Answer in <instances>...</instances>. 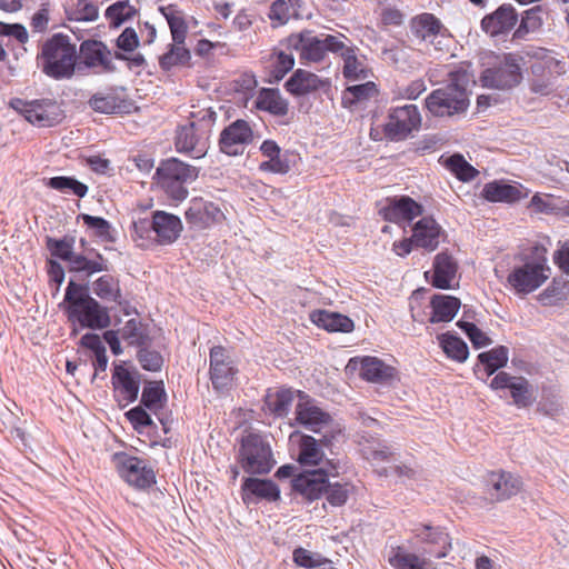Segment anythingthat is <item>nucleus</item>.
<instances>
[{
    "label": "nucleus",
    "mask_w": 569,
    "mask_h": 569,
    "mask_svg": "<svg viewBox=\"0 0 569 569\" xmlns=\"http://www.w3.org/2000/svg\"><path fill=\"white\" fill-rule=\"evenodd\" d=\"M422 211V206L408 196L388 198L379 210L385 220L395 223L410 222Z\"/></svg>",
    "instance_id": "4be33fe9"
},
{
    "label": "nucleus",
    "mask_w": 569,
    "mask_h": 569,
    "mask_svg": "<svg viewBox=\"0 0 569 569\" xmlns=\"http://www.w3.org/2000/svg\"><path fill=\"white\" fill-rule=\"evenodd\" d=\"M421 117L417 106L406 104L392 109L386 123V133L391 139H405L420 127Z\"/></svg>",
    "instance_id": "a211bd4d"
},
{
    "label": "nucleus",
    "mask_w": 569,
    "mask_h": 569,
    "mask_svg": "<svg viewBox=\"0 0 569 569\" xmlns=\"http://www.w3.org/2000/svg\"><path fill=\"white\" fill-rule=\"evenodd\" d=\"M71 17L77 21H94L98 8L90 0H76Z\"/></svg>",
    "instance_id": "69168bd1"
},
{
    "label": "nucleus",
    "mask_w": 569,
    "mask_h": 569,
    "mask_svg": "<svg viewBox=\"0 0 569 569\" xmlns=\"http://www.w3.org/2000/svg\"><path fill=\"white\" fill-rule=\"evenodd\" d=\"M448 169L460 180H472L478 171L461 154H453L447 160Z\"/></svg>",
    "instance_id": "6e6d98bb"
},
{
    "label": "nucleus",
    "mask_w": 569,
    "mask_h": 569,
    "mask_svg": "<svg viewBox=\"0 0 569 569\" xmlns=\"http://www.w3.org/2000/svg\"><path fill=\"white\" fill-rule=\"evenodd\" d=\"M121 338L129 345H142L144 340V333L141 322L137 319L128 320L122 329L120 330Z\"/></svg>",
    "instance_id": "e2e57ef3"
},
{
    "label": "nucleus",
    "mask_w": 569,
    "mask_h": 569,
    "mask_svg": "<svg viewBox=\"0 0 569 569\" xmlns=\"http://www.w3.org/2000/svg\"><path fill=\"white\" fill-rule=\"evenodd\" d=\"M10 107L37 127H52L63 119L61 107L51 99L28 101L14 98L10 101Z\"/></svg>",
    "instance_id": "f8f14e48"
},
{
    "label": "nucleus",
    "mask_w": 569,
    "mask_h": 569,
    "mask_svg": "<svg viewBox=\"0 0 569 569\" xmlns=\"http://www.w3.org/2000/svg\"><path fill=\"white\" fill-rule=\"evenodd\" d=\"M79 218L82 219L83 223L91 229L97 237L107 241L112 240L111 226L106 219L87 213L80 214Z\"/></svg>",
    "instance_id": "13d9d810"
},
{
    "label": "nucleus",
    "mask_w": 569,
    "mask_h": 569,
    "mask_svg": "<svg viewBox=\"0 0 569 569\" xmlns=\"http://www.w3.org/2000/svg\"><path fill=\"white\" fill-rule=\"evenodd\" d=\"M338 53H340L343 60V76L349 81L366 79L368 77V71L363 62L358 60L355 50L347 47L343 41L342 49H340Z\"/></svg>",
    "instance_id": "a19ab883"
},
{
    "label": "nucleus",
    "mask_w": 569,
    "mask_h": 569,
    "mask_svg": "<svg viewBox=\"0 0 569 569\" xmlns=\"http://www.w3.org/2000/svg\"><path fill=\"white\" fill-rule=\"evenodd\" d=\"M77 57L76 46L70 42V38L58 33L43 43L38 59L47 76L64 79L74 73Z\"/></svg>",
    "instance_id": "20e7f679"
},
{
    "label": "nucleus",
    "mask_w": 569,
    "mask_h": 569,
    "mask_svg": "<svg viewBox=\"0 0 569 569\" xmlns=\"http://www.w3.org/2000/svg\"><path fill=\"white\" fill-rule=\"evenodd\" d=\"M238 461L251 475L268 473L276 465L269 442L258 433H249L242 438Z\"/></svg>",
    "instance_id": "9d476101"
},
{
    "label": "nucleus",
    "mask_w": 569,
    "mask_h": 569,
    "mask_svg": "<svg viewBox=\"0 0 569 569\" xmlns=\"http://www.w3.org/2000/svg\"><path fill=\"white\" fill-rule=\"evenodd\" d=\"M66 312L69 321L78 323L80 328L104 329L110 325V317L96 299L90 297L87 289L70 281L64 293Z\"/></svg>",
    "instance_id": "f03ea898"
},
{
    "label": "nucleus",
    "mask_w": 569,
    "mask_h": 569,
    "mask_svg": "<svg viewBox=\"0 0 569 569\" xmlns=\"http://www.w3.org/2000/svg\"><path fill=\"white\" fill-rule=\"evenodd\" d=\"M198 173L197 168L171 158L157 168L156 180L170 199L180 202L188 196L186 184L196 180Z\"/></svg>",
    "instance_id": "0eeeda50"
},
{
    "label": "nucleus",
    "mask_w": 569,
    "mask_h": 569,
    "mask_svg": "<svg viewBox=\"0 0 569 569\" xmlns=\"http://www.w3.org/2000/svg\"><path fill=\"white\" fill-rule=\"evenodd\" d=\"M327 83L328 82L323 81L317 74L303 69H298L286 82V88L296 96H302L316 91Z\"/></svg>",
    "instance_id": "e433bc0d"
},
{
    "label": "nucleus",
    "mask_w": 569,
    "mask_h": 569,
    "mask_svg": "<svg viewBox=\"0 0 569 569\" xmlns=\"http://www.w3.org/2000/svg\"><path fill=\"white\" fill-rule=\"evenodd\" d=\"M412 29L415 34L423 41L433 43V39L439 36L443 37V31H447L439 19L431 13H422L412 20Z\"/></svg>",
    "instance_id": "4c0bfd02"
},
{
    "label": "nucleus",
    "mask_w": 569,
    "mask_h": 569,
    "mask_svg": "<svg viewBox=\"0 0 569 569\" xmlns=\"http://www.w3.org/2000/svg\"><path fill=\"white\" fill-rule=\"evenodd\" d=\"M80 60L90 68L109 70L111 67V54L106 44L97 40H87L80 44Z\"/></svg>",
    "instance_id": "7c9ffc66"
},
{
    "label": "nucleus",
    "mask_w": 569,
    "mask_h": 569,
    "mask_svg": "<svg viewBox=\"0 0 569 569\" xmlns=\"http://www.w3.org/2000/svg\"><path fill=\"white\" fill-rule=\"evenodd\" d=\"M483 197L489 201L513 202L525 197L522 188L501 182L487 183L482 190Z\"/></svg>",
    "instance_id": "58836bf2"
},
{
    "label": "nucleus",
    "mask_w": 569,
    "mask_h": 569,
    "mask_svg": "<svg viewBox=\"0 0 569 569\" xmlns=\"http://www.w3.org/2000/svg\"><path fill=\"white\" fill-rule=\"evenodd\" d=\"M68 263L71 271H84L88 274L108 270L107 260L100 253H96L93 258H89L73 252Z\"/></svg>",
    "instance_id": "37998d69"
},
{
    "label": "nucleus",
    "mask_w": 569,
    "mask_h": 569,
    "mask_svg": "<svg viewBox=\"0 0 569 569\" xmlns=\"http://www.w3.org/2000/svg\"><path fill=\"white\" fill-rule=\"evenodd\" d=\"M481 363L486 365L488 375H492L498 369L506 366L508 361V349L503 346L493 348L478 356Z\"/></svg>",
    "instance_id": "864d4df0"
},
{
    "label": "nucleus",
    "mask_w": 569,
    "mask_h": 569,
    "mask_svg": "<svg viewBox=\"0 0 569 569\" xmlns=\"http://www.w3.org/2000/svg\"><path fill=\"white\" fill-rule=\"evenodd\" d=\"M112 385L117 400L127 406L134 401L139 393V381L136 376L123 366H116L112 375Z\"/></svg>",
    "instance_id": "c85d7f7f"
},
{
    "label": "nucleus",
    "mask_w": 569,
    "mask_h": 569,
    "mask_svg": "<svg viewBox=\"0 0 569 569\" xmlns=\"http://www.w3.org/2000/svg\"><path fill=\"white\" fill-rule=\"evenodd\" d=\"M469 64L461 63L450 70L448 84L433 90L425 100L427 110L435 117H453L465 113L470 104L469 89L475 84Z\"/></svg>",
    "instance_id": "f257e3e1"
},
{
    "label": "nucleus",
    "mask_w": 569,
    "mask_h": 569,
    "mask_svg": "<svg viewBox=\"0 0 569 569\" xmlns=\"http://www.w3.org/2000/svg\"><path fill=\"white\" fill-rule=\"evenodd\" d=\"M458 266L455 259L447 252H440L435 257L433 274L431 283L439 289H450L456 279Z\"/></svg>",
    "instance_id": "2f4dec72"
},
{
    "label": "nucleus",
    "mask_w": 569,
    "mask_h": 569,
    "mask_svg": "<svg viewBox=\"0 0 569 569\" xmlns=\"http://www.w3.org/2000/svg\"><path fill=\"white\" fill-rule=\"evenodd\" d=\"M113 461L120 477L131 487L147 489L156 483V475L148 463L124 452L116 453Z\"/></svg>",
    "instance_id": "4468645a"
},
{
    "label": "nucleus",
    "mask_w": 569,
    "mask_h": 569,
    "mask_svg": "<svg viewBox=\"0 0 569 569\" xmlns=\"http://www.w3.org/2000/svg\"><path fill=\"white\" fill-rule=\"evenodd\" d=\"M295 396L296 393L292 389L286 388L269 392L266 397V406L274 416L284 417L292 406Z\"/></svg>",
    "instance_id": "79ce46f5"
},
{
    "label": "nucleus",
    "mask_w": 569,
    "mask_h": 569,
    "mask_svg": "<svg viewBox=\"0 0 569 569\" xmlns=\"http://www.w3.org/2000/svg\"><path fill=\"white\" fill-rule=\"evenodd\" d=\"M550 268L545 261H528L515 267L507 277L508 286L518 295H528L549 278Z\"/></svg>",
    "instance_id": "ddd939ff"
},
{
    "label": "nucleus",
    "mask_w": 569,
    "mask_h": 569,
    "mask_svg": "<svg viewBox=\"0 0 569 569\" xmlns=\"http://www.w3.org/2000/svg\"><path fill=\"white\" fill-rule=\"evenodd\" d=\"M296 0H273L270 4L268 18L272 28H278L288 23L291 18V6Z\"/></svg>",
    "instance_id": "5fc2aeb1"
},
{
    "label": "nucleus",
    "mask_w": 569,
    "mask_h": 569,
    "mask_svg": "<svg viewBox=\"0 0 569 569\" xmlns=\"http://www.w3.org/2000/svg\"><path fill=\"white\" fill-rule=\"evenodd\" d=\"M543 24L541 7H533L526 10L519 27L515 31V37L523 39L528 33L538 31Z\"/></svg>",
    "instance_id": "3c124183"
},
{
    "label": "nucleus",
    "mask_w": 569,
    "mask_h": 569,
    "mask_svg": "<svg viewBox=\"0 0 569 569\" xmlns=\"http://www.w3.org/2000/svg\"><path fill=\"white\" fill-rule=\"evenodd\" d=\"M159 11L167 20L172 43L169 49L159 58V66L162 70H170L173 67L186 66L191 58L190 51L186 48L184 41L188 33V27L184 20V13L174 4L160 7Z\"/></svg>",
    "instance_id": "39448f33"
},
{
    "label": "nucleus",
    "mask_w": 569,
    "mask_h": 569,
    "mask_svg": "<svg viewBox=\"0 0 569 569\" xmlns=\"http://www.w3.org/2000/svg\"><path fill=\"white\" fill-rule=\"evenodd\" d=\"M388 562L395 569H431L432 562L421 551L419 553L410 552L403 547L392 549Z\"/></svg>",
    "instance_id": "f704fd0d"
},
{
    "label": "nucleus",
    "mask_w": 569,
    "mask_h": 569,
    "mask_svg": "<svg viewBox=\"0 0 569 569\" xmlns=\"http://www.w3.org/2000/svg\"><path fill=\"white\" fill-rule=\"evenodd\" d=\"M256 107L278 117L288 112L287 100L276 89H262L256 99Z\"/></svg>",
    "instance_id": "ea45409f"
},
{
    "label": "nucleus",
    "mask_w": 569,
    "mask_h": 569,
    "mask_svg": "<svg viewBox=\"0 0 569 569\" xmlns=\"http://www.w3.org/2000/svg\"><path fill=\"white\" fill-rule=\"evenodd\" d=\"M460 300L452 296L435 295L431 298L430 307L432 309L429 322H449L457 315L460 308Z\"/></svg>",
    "instance_id": "c9c22d12"
},
{
    "label": "nucleus",
    "mask_w": 569,
    "mask_h": 569,
    "mask_svg": "<svg viewBox=\"0 0 569 569\" xmlns=\"http://www.w3.org/2000/svg\"><path fill=\"white\" fill-rule=\"evenodd\" d=\"M184 217L192 228L206 229L220 222L224 214L216 203L203 198H193L189 202Z\"/></svg>",
    "instance_id": "412c9836"
},
{
    "label": "nucleus",
    "mask_w": 569,
    "mask_h": 569,
    "mask_svg": "<svg viewBox=\"0 0 569 569\" xmlns=\"http://www.w3.org/2000/svg\"><path fill=\"white\" fill-rule=\"evenodd\" d=\"M490 387L495 390L509 389L518 408H527L536 400L532 387L523 377H513L501 371L491 380Z\"/></svg>",
    "instance_id": "aec40b11"
},
{
    "label": "nucleus",
    "mask_w": 569,
    "mask_h": 569,
    "mask_svg": "<svg viewBox=\"0 0 569 569\" xmlns=\"http://www.w3.org/2000/svg\"><path fill=\"white\" fill-rule=\"evenodd\" d=\"M174 146L178 152L199 159L208 152L209 137L197 128L196 121H191L178 129Z\"/></svg>",
    "instance_id": "6ab92c4d"
},
{
    "label": "nucleus",
    "mask_w": 569,
    "mask_h": 569,
    "mask_svg": "<svg viewBox=\"0 0 569 569\" xmlns=\"http://www.w3.org/2000/svg\"><path fill=\"white\" fill-rule=\"evenodd\" d=\"M349 487L347 483H329L327 482L325 492L327 501L333 507L345 505L349 497Z\"/></svg>",
    "instance_id": "0e129e2a"
},
{
    "label": "nucleus",
    "mask_w": 569,
    "mask_h": 569,
    "mask_svg": "<svg viewBox=\"0 0 569 569\" xmlns=\"http://www.w3.org/2000/svg\"><path fill=\"white\" fill-rule=\"evenodd\" d=\"M488 492L496 500L517 495L522 488L520 477L506 471L491 472L487 479Z\"/></svg>",
    "instance_id": "cd10ccee"
},
{
    "label": "nucleus",
    "mask_w": 569,
    "mask_h": 569,
    "mask_svg": "<svg viewBox=\"0 0 569 569\" xmlns=\"http://www.w3.org/2000/svg\"><path fill=\"white\" fill-rule=\"evenodd\" d=\"M522 58L516 53L496 56L493 61L482 70L480 81L483 87L509 90L522 80Z\"/></svg>",
    "instance_id": "1a4fd4ad"
},
{
    "label": "nucleus",
    "mask_w": 569,
    "mask_h": 569,
    "mask_svg": "<svg viewBox=\"0 0 569 569\" xmlns=\"http://www.w3.org/2000/svg\"><path fill=\"white\" fill-rule=\"evenodd\" d=\"M443 352L451 359L463 362L467 360L469 351L466 342L452 335L445 333L438 337Z\"/></svg>",
    "instance_id": "09e8293b"
},
{
    "label": "nucleus",
    "mask_w": 569,
    "mask_h": 569,
    "mask_svg": "<svg viewBox=\"0 0 569 569\" xmlns=\"http://www.w3.org/2000/svg\"><path fill=\"white\" fill-rule=\"evenodd\" d=\"M297 396L299 400L296 406V420L313 432H323L321 441L327 448L330 447L332 440L341 433L342 429L333 422L328 412L316 405L315 400L301 391Z\"/></svg>",
    "instance_id": "6e6552de"
},
{
    "label": "nucleus",
    "mask_w": 569,
    "mask_h": 569,
    "mask_svg": "<svg viewBox=\"0 0 569 569\" xmlns=\"http://www.w3.org/2000/svg\"><path fill=\"white\" fill-rule=\"evenodd\" d=\"M412 236L416 248L435 251L443 236L441 226L432 217L420 218L412 227Z\"/></svg>",
    "instance_id": "a878e982"
},
{
    "label": "nucleus",
    "mask_w": 569,
    "mask_h": 569,
    "mask_svg": "<svg viewBox=\"0 0 569 569\" xmlns=\"http://www.w3.org/2000/svg\"><path fill=\"white\" fill-rule=\"evenodd\" d=\"M297 437L296 459L299 465L303 467L319 468L326 465L323 447H326L321 439L317 440L308 435H291L290 439L293 441Z\"/></svg>",
    "instance_id": "b1692460"
},
{
    "label": "nucleus",
    "mask_w": 569,
    "mask_h": 569,
    "mask_svg": "<svg viewBox=\"0 0 569 569\" xmlns=\"http://www.w3.org/2000/svg\"><path fill=\"white\" fill-rule=\"evenodd\" d=\"M413 539L422 546L421 552L430 560L446 558L451 550V538L440 527L419 525L413 529Z\"/></svg>",
    "instance_id": "dca6fc26"
},
{
    "label": "nucleus",
    "mask_w": 569,
    "mask_h": 569,
    "mask_svg": "<svg viewBox=\"0 0 569 569\" xmlns=\"http://www.w3.org/2000/svg\"><path fill=\"white\" fill-rule=\"evenodd\" d=\"M152 220L140 219L133 222L132 239L139 247L146 248L154 241L152 238Z\"/></svg>",
    "instance_id": "052dcab7"
},
{
    "label": "nucleus",
    "mask_w": 569,
    "mask_h": 569,
    "mask_svg": "<svg viewBox=\"0 0 569 569\" xmlns=\"http://www.w3.org/2000/svg\"><path fill=\"white\" fill-rule=\"evenodd\" d=\"M342 34L313 36L312 31L305 30L299 33H292L286 39L289 49L299 52L300 60L305 64L318 63L325 60L327 53H338L342 49Z\"/></svg>",
    "instance_id": "423d86ee"
},
{
    "label": "nucleus",
    "mask_w": 569,
    "mask_h": 569,
    "mask_svg": "<svg viewBox=\"0 0 569 569\" xmlns=\"http://www.w3.org/2000/svg\"><path fill=\"white\" fill-rule=\"evenodd\" d=\"M124 101L112 91L99 92L89 100V106L97 112L111 114L122 111Z\"/></svg>",
    "instance_id": "c03bdc74"
},
{
    "label": "nucleus",
    "mask_w": 569,
    "mask_h": 569,
    "mask_svg": "<svg viewBox=\"0 0 569 569\" xmlns=\"http://www.w3.org/2000/svg\"><path fill=\"white\" fill-rule=\"evenodd\" d=\"M292 558L296 565L308 569L320 567L328 561L320 553L311 552L301 547L293 550Z\"/></svg>",
    "instance_id": "bf43d9fd"
},
{
    "label": "nucleus",
    "mask_w": 569,
    "mask_h": 569,
    "mask_svg": "<svg viewBox=\"0 0 569 569\" xmlns=\"http://www.w3.org/2000/svg\"><path fill=\"white\" fill-rule=\"evenodd\" d=\"M166 401L167 395L162 381L150 382L143 388L141 402L149 410L157 412L163 408Z\"/></svg>",
    "instance_id": "de8ad7c7"
},
{
    "label": "nucleus",
    "mask_w": 569,
    "mask_h": 569,
    "mask_svg": "<svg viewBox=\"0 0 569 569\" xmlns=\"http://www.w3.org/2000/svg\"><path fill=\"white\" fill-rule=\"evenodd\" d=\"M73 242L74 240L72 238H63L60 240L48 238L47 247L52 256L69 262L73 254Z\"/></svg>",
    "instance_id": "680f3d73"
},
{
    "label": "nucleus",
    "mask_w": 569,
    "mask_h": 569,
    "mask_svg": "<svg viewBox=\"0 0 569 569\" xmlns=\"http://www.w3.org/2000/svg\"><path fill=\"white\" fill-rule=\"evenodd\" d=\"M377 92V87L372 81L349 86L342 93V102L345 106H351L375 97Z\"/></svg>",
    "instance_id": "8fccbe9b"
},
{
    "label": "nucleus",
    "mask_w": 569,
    "mask_h": 569,
    "mask_svg": "<svg viewBox=\"0 0 569 569\" xmlns=\"http://www.w3.org/2000/svg\"><path fill=\"white\" fill-rule=\"evenodd\" d=\"M137 13V6L131 3L130 0H119L106 10V17L113 27H119Z\"/></svg>",
    "instance_id": "49530a36"
},
{
    "label": "nucleus",
    "mask_w": 569,
    "mask_h": 569,
    "mask_svg": "<svg viewBox=\"0 0 569 569\" xmlns=\"http://www.w3.org/2000/svg\"><path fill=\"white\" fill-rule=\"evenodd\" d=\"M152 230L156 242L171 244L180 237L182 222L178 216L157 210L152 213Z\"/></svg>",
    "instance_id": "393cba45"
},
{
    "label": "nucleus",
    "mask_w": 569,
    "mask_h": 569,
    "mask_svg": "<svg viewBox=\"0 0 569 569\" xmlns=\"http://www.w3.org/2000/svg\"><path fill=\"white\" fill-rule=\"evenodd\" d=\"M237 370L224 348L216 346L210 350V379L216 390L221 391L231 387Z\"/></svg>",
    "instance_id": "5701e85b"
},
{
    "label": "nucleus",
    "mask_w": 569,
    "mask_h": 569,
    "mask_svg": "<svg viewBox=\"0 0 569 569\" xmlns=\"http://www.w3.org/2000/svg\"><path fill=\"white\" fill-rule=\"evenodd\" d=\"M47 186L63 193H72L83 198L88 192V187L72 177H53L47 182Z\"/></svg>",
    "instance_id": "603ef678"
},
{
    "label": "nucleus",
    "mask_w": 569,
    "mask_h": 569,
    "mask_svg": "<svg viewBox=\"0 0 569 569\" xmlns=\"http://www.w3.org/2000/svg\"><path fill=\"white\" fill-rule=\"evenodd\" d=\"M531 60L529 89L540 97H549L557 91V79L567 73V63L546 48H537L528 53Z\"/></svg>",
    "instance_id": "7ed1b4c3"
},
{
    "label": "nucleus",
    "mask_w": 569,
    "mask_h": 569,
    "mask_svg": "<svg viewBox=\"0 0 569 569\" xmlns=\"http://www.w3.org/2000/svg\"><path fill=\"white\" fill-rule=\"evenodd\" d=\"M311 321L329 332H351L355 328L353 321L341 313L327 310H316L310 315Z\"/></svg>",
    "instance_id": "72a5a7b5"
},
{
    "label": "nucleus",
    "mask_w": 569,
    "mask_h": 569,
    "mask_svg": "<svg viewBox=\"0 0 569 569\" xmlns=\"http://www.w3.org/2000/svg\"><path fill=\"white\" fill-rule=\"evenodd\" d=\"M295 66L292 53L276 50L271 56L272 76L276 80H281Z\"/></svg>",
    "instance_id": "4d7b16f0"
},
{
    "label": "nucleus",
    "mask_w": 569,
    "mask_h": 569,
    "mask_svg": "<svg viewBox=\"0 0 569 569\" xmlns=\"http://www.w3.org/2000/svg\"><path fill=\"white\" fill-rule=\"evenodd\" d=\"M339 460H327L326 465L298 473L292 479V489L307 501L319 499L325 492L328 479L340 473Z\"/></svg>",
    "instance_id": "9b49d317"
},
{
    "label": "nucleus",
    "mask_w": 569,
    "mask_h": 569,
    "mask_svg": "<svg viewBox=\"0 0 569 569\" xmlns=\"http://www.w3.org/2000/svg\"><path fill=\"white\" fill-rule=\"evenodd\" d=\"M92 290L102 300L121 303L119 280L111 274L98 278L92 284Z\"/></svg>",
    "instance_id": "a18cd8bd"
},
{
    "label": "nucleus",
    "mask_w": 569,
    "mask_h": 569,
    "mask_svg": "<svg viewBox=\"0 0 569 569\" xmlns=\"http://www.w3.org/2000/svg\"><path fill=\"white\" fill-rule=\"evenodd\" d=\"M518 14L511 4H502L481 20V29L491 37L509 32L517 23Z\"/></svg>",
    "instance_id": "bb28decb"
},
{
    "label": "nucleus",
    "mask_w": 569,
    "mask_h": 569,
    "mask_svg": "<svg viewBox=\"0 0 569 569\" xmlns=\"http://www.w3.org/2000/svg\"><path fill=\"white\" fill-rule=\"evenodd\" d=\"M279 497L280 490L271 480L247 478L242 483V499L246 503H254L259 499L276 501Z\"/></svg>",
    "instance_id": "c756f323"
},
{
    "label": "nucleus",
    "mask_w": 569,
    "mask_h": 569,
    "mask_svg": "<svg viewBox=\"0 0 569 569\" xmlns=\"http://www.w3.org/2000/svg\"><path fill=\"white\" fill-rule=\"evenodd\" d=\"M138 359L143 369L149 371H158L161 369L163 359L157 351L141 349Z\"/></svg>",
    "instance_id": "774afa93"
},
{
    "label": "nucleus",
    "mask_w": 569,
    "mask_h": 569,
    "mask_svg": "<svg viewBox=\"0 0 569 569\" xmlns=\"http://www.w3.org/2000/svg\"><path fill=\"white\" fill-rule=\"evenodd\" d=\"M468 336L475 348H483L492 343V340L481 331L475 323L459 321L457 323Z\"/></svg>",
    "instance_id": "338daca9"
},
{
    "label": "nucleus",
    "mask_w": 569,
    "mask_h": 569,
    "mask_svg": "<svg viewBox=\"0 0 569 569\" xmlns=\"http://www.w3.org/2000/svg\"><path fill=\"white\" fill-rule=\"evenodd\" d=\"M260 152L267 159L260 162V171L276 174H286L289 172V162L281 157V148L276 141L264 140L260 146Z\"/></svg>",
    "instance_id": "473e14b6"
},
{
    "label": "nucleus",
    "mask_w": 569,
    "mask_h": 569,
    "mask_svg": "<svg viewBox=\"0 0 569 569\" xmlns=\"http://www.w3.org/2000/svg\"><path fill=\"white\" fill-rule=\"evenodd\" d=\"M253 140L254 132L249 122L238 119L221 131L219 148L228 156H240Z\"/></svg>",
    "instance_id": "f3484780"
},
{
    "label": "nucleus",
    "mask_w": 569,
    "mask_h": 569,
    "mask_svg": "<svg viewBox=\"0 0 569 569\" xmlns=\"http://www.w3.org/2000/svg\"><path fill=\"white\" fill-rule=\"evenodd\" d=\"M346 370L351 373H358L367 382L378 385L391 383L397 378L395 367L372 356L351 358L347 363Z\"/></svg>",
    "instance_id": "2eb2a0df"
}]
</instances>
